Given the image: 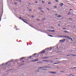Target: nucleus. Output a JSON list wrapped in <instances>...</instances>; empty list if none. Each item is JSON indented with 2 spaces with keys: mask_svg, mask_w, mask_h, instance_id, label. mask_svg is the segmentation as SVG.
I'll list each match as a JSON object with an SVG mask.
<instances>
[{
  "mask_svg": "<svg viewBox=\"0 0 76 76\" xmlns=\"http://www.w3.org/2000/svg\"><path fill=\"white\" fill-rule=\"evenodd\" d=\"M62 38H67L68 39H70L72 41H73L72 39L69 37V36H61Z\"/></svg>",
  "mask_w": 76,
  "mask_h": 76,
  "instance_id": "nucleus-1",
  "label": "nucleus"
},
{
  "mask_svg": "<svg viewBox=\"0 0 76 76\" xmlns=\"http://www.w3.org/2000/svg\"><path fill=\"white\" fill-rule=\"evenodd\" d=\"M45 67L46 68H51V67L44 66L39 67V69H44V68H45Z\"/></svg>",
  "mask_w": 76,
  "mask_h": 76,
  "instance_id": "nucleus-2",
  "label": "nucleus"
},
{
  "mask_svg": "<svg viewBox=\"0 0 76 76\" xmlns=\"http://www.w3.org/2000/svg\"><path fill=\"white\" fill-rule=\"evenodd\" d=\"M37 55V53H35L34 54V55H33L32 56H30L29 57V58H32V57H35V55Z\"/></svg>",
  "mask_w": 76,
  "mask_h": 76,
  "instance_id": "nucleus-3",
  "label": "nucleus"
},
{
  "mask_svg": "<svg viewBox=\"0 0 76 76\" xmlns=\"http://www.w3.org/2000/svg\"><path fill=\"white\" fill-rule=\"evenodd\" d=\"M61 41L62 42H64V41H65V39H63L61 40H60L59 41V42H61Z\"/></svg>",
  "mask_w": 76,
  "mask_h": 76,
  "instance_id": "nucleus-4",
  "label": "nucleus"
},
{
  "mask_svg": "<svg viewBox=\"0 0 76 76\" xmlns=\"http://www.w3.org/2000/svg\"><path fill=\"white\" fill-rule=\"evenodd\" d=\"M38 61V59H34V60H33L32 61L33 62H34V61Z\"/></svg>",
  "mask_w": 76,
  "mask_h": 76,
  "instance_id": "nucleus-5",
  "label": "nucleus"
},
{
  "mask_svg": "<svg viewBox=\"0 0 76 76\" xmlns=\"http://www.w3.org/2000/svg\"><path fill=\"white\" fill-rule=\"evenodd\" d=\"M45 53V50H43L41 52V53L43 54Z\"/></svg>",
  "mask_w": 76,
  "mask_h": 76,
  "instance_id": "nucleus-6",
  "label": "nucleus"
},
{
  "mask_svg": "<svg viewBox=\"0 0 76 76\" xmlns=\"http://www.w3.org/2000/svg\"><path fill=\"white\" fill-rule=\"evenodd\" d=\"M6 65H8V66L9 65V64H10V62L8 61L7 62L6 64Z\"/></svg>",
  "mask_w": 76,
  "mask_h": 76,
  "instance_id": "nucleus-7",
  "label": "nucleus"
},
{
  "mask_svg": "<svg viewBox=\"0 0 76 76\" xmlns=\"http://www.w3.org/2000/svg\"><path fill=\"white\" fill-rule=\"evenodd\" d=\"M23 59H24V57H22V58H21L20 60L21 61H23V62H24V61L23 60Z\"/></svg>",
  "mask_w": 76,
  "mask_h": 76,
  "instance_id": "nucleus-8",
  "label": "nucleus"
},
{
  "mask_svg": "<svg viewBox=\"0 0 76 76\" xmlns=\"http://www.w3.org/2000/svg\"><path fill=\"white\" fill-rule=\"evenodd\" d=\"M63 3H61L59 4L60 6H63Z\"/></svg>",
  "mask_w": 76,
  "mask_h": 76,
  "instance_id": "nucleus-9",
  "label": "nucleus"
},
{
  "mask_svg": "<svg viewBox=\"0 0 76 76\" xmlns=\"http://www.w3.org/2000/svg\"><path fill=\"white\" fill-rule=\"evenodd\" d=\"M48 58H49V57H44L43 58H44V59Z\"/></svg>",
  "mask_w": 76,
  "mask_h": 76,
  "instance_id": "nucleus-10",
  "label": "nucleus"
},
{
  "mask_svg": "<svg viewBox=\"0 0 76 76\" xmlns=\"http://www.w3.org/2000/svg\"><path fill=\"white\" fill-rule=\"evenodd\" d=\"M43 61H46V62H49V61L45 60H43Z\"/></svg>",
  "mask_w": 76,
  "mask_h": 76,
  "instance_id": "nucleus-11",
  "label": "nucleus"
},
{
  "mask_svg": "<svg viewBox=\"0 0 76 76\" xmlns=\"http://www.w3.org/2000/svg\"><path fill=\"white\" fill-rule=\"evenodd\" d=\"M75 68H76V67H74L73 68H70L69 69H75Z\"/></svg>",
  "mask_w": 76,
  "mask_h": 76,
  "instance_id": "nucleus-12",
  "label": "nucleus"
},
{
  "mask_svg": "<svg viewBox=\"0 0 76 76\" xmlns=\"http://www.w3.org/2000/svg\"><path fill=\"white\" fill-rule=\"evenodd\" d=\"M50 73H53V74L56 73L55 72H50Z\"/></svg>",
  "mask_w": 76,
  "mask_h": 76,
  "instance_id": "nucleus-13",
  "label": "nucleus"
},
{
  "mask_svg": "<svg viewBox=\"0 0 76 76\" xmlns=\"http://www.w3.org/2000/svg\"><path fill=\"white\" fill-rule=\"evenodd\" d=\"M42 3H43V4L45 3V2H44L43 1H42Z\"/></svg>",
  "mask_w": 76,
  "mask_h": 76,
  "instance_id": "nucleus-14",
  "label": "nucleus"
},
{
  "mask_svg": "<svg viewBox=\"0 0 76 76\" xmlns=\"http://www.w3.org/2000/svg\"><path fill=\"white\" fill-rule=\"evenodd\" d=\"M57 17H58V18H61V15H59L57 16Z\"/></svg>",
  "mask_w": 76,
  "mask_h": 76,
  "instance_id": "nucleus-15",
  "label": "nucleus"
},
{
  "mask_svg": "<svg viewBox=\"0 0 76 76\" xmlns=\"http://www.w3.org/2000/svg\"><path fill=\"white\" fill-rule=\"evenodd\" d=\"M64 32H68V33H69V31H64Z\"/></svg>",
  "mask_w": 76,
  "mask_h": 76,
  "instance_id": "nucleus-16",
  "label": "nucleus"
},
{
  "mask_svg": "<svg viewBox=\"0 0 76 76\" xmlns=\"http://www.w3.org/2000/svg\"><path fill=\"white\" fill-rule=\"evenodd\" d=\"M38 9H39V10H41V9H42V8L39 7V8Z\"/></svg>",
  "mask_w": 76,
  "mask_h": 76,
  "instance_id": "nucleus-17",
  "label": "nucleus"
},
{
  "mask_svg": "<svg viewBox=\"0 0 76 76\" xmlns=\"http://www.w3.org/2000/svg\"><path fill=\"white\" fill-rule=\"evenodd\" d=\"M48 35V36H49L50 37H53V36H52V35Z\"/></svg>",
  "mask_w": 76,
  "mask_h": 76,
  "instance_id": "nucleus-18",
  "label": "nucleus"
},
{
  "mask_svg": "<svg viewBox=\"0 0 76 76\" xmlns=\"http://www.w3.org/2000/svg\"><path fill=\"white\" fill-rule=\"evenodd\" d=\"M53 64H58L56 63H53Z\"/></svg>",
  "mask_w": 76,
  "mask_h": 76,
  "instance_id": "nucleus-19",
  "label": "nucleus"
},
{
  "mask_svg": "<svg viewBox=\"0 0 76 76\" xmlns=\"http://www.w3.org/2000/svg\"><path fill=\"white\" fill-rule=\"evenodd\" d=\"M49 49H50V50H52V48L50 47L49 48Z\"/></svg>",
  "mask_w": 76,
  "mask_h": 76,
  "instance_id": "nucleus-20",
  "label": "nucleus"
},
{
  "mask_svg": "<svg viewBox=\"0 0 76 76\" xmlns=\"http://www.w3.org/2000/svg\"><path fill=\"white\" fill-rule=\"evenodd\" d=\"M51 4V3L50 2H48V4Z\"/></svg>",
  "mask_w": 76,
  "mask_h": 76,
  "instance_id": "nucleus-21",
  "label": "nucleus"
},
{
  "mask_svg": "<svg viewBox=\"0 0 76 76\" xmlns=\"http://www.w3.org/2000/svg\"><path fill=\"white\" fill-rule=\"evenodd\" d=\"M57 63H61V62H57Z\"/></svg>",
  "mask_w": 76,
  "mask_h": 76,
  "instance_id": "nucleus-22",
  "label": "nucleus"
},
{
  "mask_svg": "<svg viewBox=\"0 0 76 76\" xmlns=\"http://www.w3.org/2000/svg\"><path fill=\"white\" fill-rule=\"evenodd\" d=\"M42 70H47V69H43Z\"/></svg>",
  "mask_w": 76,
  "mask_h": 76,
  "instance_id": "nucleus-23",
  "label": "nucleus"
},
{
  "mask_svg": "<svg viewBox=\"0 0 76 76\" xmlns=\"http://www.w3.org/2000/svg\"><path fill=\"white\" fill-rule=\"evenodd\" d=\"M70 12H69V13H68V15H70Z\"/></svg>",
  "mask_w": 76,
  "mask_h": 76,
  "instance_id": "nucleus-24",
  "label": "nucleus"
},
{
  "mask_svg": "<svg viewBox=\"0 0 76 76\" xmlns=\"http://www.w3.org/2000/svg\"><path fill=\"white\" fill-rule=\"evenodd\" d=\"M55 31L54 30H52V32H54Z\"/></svg>",
  "mask_w": 76,
  "mask_h": 76,
  "instance_id": "nucleus-25",
  "label": "nucleus"
},
{
  "mask_svg": "<svg viewBox=\"0 0 76 76\" xmlns=\"http://www.w3.org/2000/svg\"><path fill=\"white\" fill-rule=\"evenodd\" d=\"M72 55L73 56H76V55Z\"/></svg>",
  "mask_w": 76,
  "mask_h": 76,
  "instance_id": "nucleus-26",
  "label": "nucleus"
},
{
  "mask_svg": "<svg viewBox=\"0 0 76 76\" xmlns=\"http://www.w3.org/2000/svg\"><path fill=\"white\" fill-rule=\"evenodd\" d=\"M54 7H55V8H57V7L55 6Z\"/></svg>",
  "mask_w": 76,
  "mask_h": 76,
  "instance_id": "nucleus-27",
  "label": "nucleus"
},
{
  "mask_svg": "<svg viewBox=\"0 0 76 76\" xmlns=\"http://www.w3.org/2000/svg\"><path fill=\"white\" fill-rule=\"evenodd\" d=\"M23 22H25H25H26V21H24V20H23Z\"/></svg>",
  "mask_w": 76,
  "mask_h": 76,
  "instance_id": "nucleus-28",
  "label": "nucleus"
},
{
  "mask_svg": "<svg viewBox=\"0 0 76 76\" xmlns=\"http://www.w3.org/2000/svg\"><path fill=\"white\" fill-rule=\"evenodd\" d=\"M19 2H22V1L21 0L19 1Z\"/></svg>",
  "mask_w": 76,
  "mask_h": 76,
  "instance_id": "nucleus-29",
  "label": "nucleus"
},
{
  "mask_svg": "<svg viewBox=\"0 0 76 76\" xmlns=\"http://www.w3.org/2000/svg\"><path fill=\"white\" fill-rule=\"evenodd\" d=\"M55 1H57V2H58V1L56 0H55Z\"/></svg>",
  "mask_w": 76,
  "mask_h": 76,
  "instance_id": "nucleus-30",
  "label": "nucleus"
},
{
  "mask_svg": "<svg viewBox=\"0 0 76 76\" xmlns=\"http://www.w3.org/2000/svg\"><path fill=\"white\" fill-rule=\"evenodd\" d=\"M14 3H15V4H17V3H16V2H15Z\"/></svg>",
  "mask_w": 76,
  "mask_h": 76,
  "instance_id": "nucleus-31",
  "label": "nucleus"
},
{
  "mask_svg": "<svg viewBox=\"0 0 76 76\" xmlns=\"http://www.w3.org/2000/svg\"><path fill=\"white\" fill-rule=\"evenodd\" d=\"M35 3H38V2L36 1V2H35Z\"/></svg>",
  "mask_w": 76,
  "mask_h": 76,
  "instance_id": "nucleus-32",
  "label": "nucleus"
},
{
  "mask_svg": "<svg viewBox=\"0 0 76 76\" xmlns=\"http://www.w3.org/2000/svg\"><path fill=\"white\" fill-rule=\"evenodd\" d=\"M55 16H57V14H56L55 15Z\"/></svg>",
  "mask_w": 76,
  "mask_h": 76,
  "instance_id": "nucleus-33",
  "label": "nucleus"
},
{
  "mask_svg": "<svg viewBox=\"0 0 76 76\" xmlns=\"http://www.w3.org/2000/svg\"><path fill=\"white\" fill-rule=\"evenodd\" d=\"M39 70H37L36 72H39Z\"/></svg>",
  "mask_w": 76,
  "mask_h": 76,
  "instance_id": "nucleus-34",
  "label": "nucleus"
},
{
  "mask_svg": "<svg viewBox=\"0 0 76 76\" xmlns=\"http://www.w3.org/2000/svg\"><path fill=\"white\" fill-rule=\"evenodd\" d=\"M62 29H66V28H62Z\"/></svg>",
  "mask_w": 76,
  "mask_h": 76,
  "instance_id": "nucleus-35",
  "label": "nucleus"
},
{
  "mask_svg": "<svg viewBox=\"0 0 76 76\" xmlns=\"http://www.w3.org/2000/svg\"><path fill=\"white\" fill-rule=\"evenodd\" d=\"M71 76H75V75H71Z\"/></svg>",
  "mask_w": 76,
  "mask_h": 76,
  "instance_id": "nucleus-36",
  "label": "nucleus"
},
{
  "mask_svg": "<svg viewBox=\"0 0 76 76\" xmlns=\"http://www.w3.org/2000/svg\"><path fill=\"white\" fill-rule=\"evenodd\" d=\"M48 31H51V30H48Z\"/></svg>",
  "mask_w": 76,
  "mask_h": 76,
  "instance_id": "nucleus-37",
  "label": "nucleus"
},
{
  "mask_svg": "<svg viewBox=\"0 0 76 76\" xmlns=\"http://www.w3.org/2000/svg\"><path fill=\"white\" fill-rule=\"evenodd\" d=\"M41 12H44V11H42V10H41Z\"/></svg>",
  "mask_w": 76,
  "mask_h": 76,
  "instance_id": "nucleus-38",
  "label": "nucleus"
},
{
  "mask_svg": "<svg viewBox=\"0 0 76 76\" xmlns=\"http://www.w3.org/2000/svg\"><path fill=\"white\" fill-rule=\"evenodd\" d=\"M69 19H70L71 20H72V18H69Z\"/></svg>",
  "mask_w": 76,
  "mask_h": 76,
  "instance_id": "nucleus-39",
  "label": "nucleus"
},
{
  "mask_svg": "<svg viewBox=\"0 0 76 76\" xmlns=\"http://www.w3.org/2000/svg\"><path fill=\"white\" fill-rule=\"evenodd\" d=\"M25 23H26L27 24H28V23H27L26 22H25Z\"/></svg>",
  "mask_w": 76,
  "mask_h": 76,
  "instance_id": "nucleus-40",
  "label": "nucleus"
},
{
  "mask_svg": "<svg viewBox=\"0 0 76 76\" xmlns=\"http://www.w3.org/2000/svg\"><path fill=\"white\" fill-rule=\"evenodd\" d=\"M37 20H39V19H37Z\"/></svg>",
  "mask_w": 76,
  "mask_h": 76,
  "instance_id": "nucleus-41",
  "label": "nucleus"
},
{
  "mask_svg": "<svg viewBox=\"0 0 76 76\" xmlns=\"http://www.w3.org/2000/svg\"><path fill=\"white\" fill-rule=\"evenodd\" d=\"M70 10L71 11V10H72V9H70Z\"/></svg>",
  "mask_w": 76,
  "mask_h": 76,
  "instance_id": "nucleus-42",
  "label": "nucleus"
},
{
  "mask_svg": "<svg viewBox=\"0 0 76 76\" xmlns=\"http://www.w3.org/2000/svg\"><path fill=\"white\" fill-rule=\"evenodd\" d=\"M31 17H32V18H33L34 16H31Z\"/></svg>",
  "mask_w": 76,
  "mask_h": 76,
  "instance_id": "nucleus-43",
  "label": "nucleus"
},
{
  "mask_svg": "<svg viewBox=\"0 0 76 76\" xmlns=\"http://www.w3.org/2000/svg\"><path fill=\"white\" fill-rule=\"evenodd\" d=\"M31 10L30 9V10H29L30 12L31 11Z\"/></svg>",
  "mask_w": 76,
  "mask_h": 76,
  "instance_id": "nucleus-44",
  "label": "nucleus"
},
{
  "mask_svg": "<svg viewBox=\"0 0 76 76\" xmlns=\"http://www.w3.org/2000/svg\"><path fill=\"white\" fill-rule=\"evenodd\" d=\"M56 60H58V58H56Z\"/></svg>",
  "mask_w": 76,
  "mask_h": 76,
  "instance_id": "nucleus-45",
  "label": "nucleus"
},
{
  "mask_svg": "<svg viewBox=\"0 0 76 76\" xmlns=\"http://www.w3.org/2000/svg\"><path fill=\"white\" fill-rule=\"evenodd\" d=\"M20 19H21V17L20 18Z\"/></svg>",
  "mask_w": 76,
  "mask_h": 76,
  "instance_id": "nucleus-46",
  "label": "nucleus"
},
{
  "mask_svg": "<svg viewBox=\"0 0 76 76\" xmlns=\"http://www.w3.org/2000/svg\"><path fill=\"white\" fill-rule=\"evenodd\" d=\"M11 61H13V60H11Z\"/></svg>",
  "mask_w": 76,
  "mask_h": 76,
  "instance_id": "nucleus-47",
  "label": "nucleus"
},
{
  "mask_svg": "<svg viewBox=\"0 0 76 76\" xmlns=\"http://www.w3.org/2000/svg\"><path fill=\"white\" fill-rule=\"evenodd\" d=\"M61 72H64L63 71H61Z\"/></svg>",
  "mask_w": 76,
  "mask_h": 76,
  "instance_id": "nucleus-48",
  "label": "nucleus"
},
{
  "mask_svg": "<svg viewBox=\"0 0 76 76\" xmlns=\"http://www.w3.org/2000/svg\"><path fill=\"white\" fill-rule=\"evenodd\" d=\"M48 9V10H49V9Z\"/></svg>",
  "mask_w": 76,
  "mask_h": 76,
  "instance_id": "nucleus-49",
  "label": "nucleus"
},
{
  "mask_svg": "<svg viewBox=\"0 0 76 76\" xmlns=\"http://www.w3.org/2000/svg\"><path fill=\"white\" fill-rule=\"evenodd\" d=\"M29 4H31L30 3H29Z\"/></svg>",
  "mask_w": 76,
  "mask_h": 76,
  "instance_id": "nucleus-50",
  "label": "nucleus"
},
{
  "mask_svg": "<svg viewBox=\"0 0 76 76\" xmlns=\"http://www.w3.org/2000/svg\"><path fill=\"white\" fill-rule=\"evenodd\" d=\"M1 20V19H0V22Z\"/></svg>",
  "mask_w": 76,
  "mask_h": 76,
  "instance_id": "nucleus-51",
  "label": "nucleus"
},
{
  "mask_svg": "<svg viewBox=\"0 0 76 76\" xmlns=\"http://www.w3.org/2000/svg\"><path fill=\"white\" fill-rule=\"evenodd\" d=\"M17 1H18L19 0H16Z\"/></svg>",
  "mask_w": 76,
  "mask_h": 76,
  "instance_id": "nucleus-52",
  "label": "nucleus"
},
{
  "mask_svg": "<svg viewBox=\"0 0 76 76\" xmlns=\"http://www.w3.org/2000/svg\"><path fill=\"white\" fill-rule=\"evenodd\" d=\"M58 26H59L60 24H58Z\"/></svg>",
  "mask_w": 76,
  "mask_h": 76,
  "instance_id": "nucleus-53",
  "label": "nucleus"
},
{
  "mask_svg": "<svg viewBox=\"0 0 76 76\" xmlns=\"http://www.w3.org/2000/svg\"><path fill=\"white\" fill-rule=\"evenodd\" d=\"M59 22H61V21H59Z\"/></svg>",
  "mask_w": 76,
  "mask_h": 76,
  "instance_id": "nucleus-54",
  "label": "nucleus"
},
{
  "mask_svg": "<svg viewBox=\"0 0 76 76\" xmlns=\"http://www.w3.org/2000/svg\"><path fill=\"white\" fill-rule=\"evenodd\" d=\"M67 56H69V55H67Z\"/></svg>",
  "mask_w": 76,
  "mask_h": 76,
  "instance_id": "nucleus-55",
  "label": "nucleus"
},
{
  "mask_svg": "<svg viewBox=\"0 0 76 76\" xmlns=\"http://www.w3.org/2000/svg\"><path fill=\"white\" fill-rule=\"evenodd\" d=\"M39 1H41V0H39Z\"/></svg>",
  "mask_w": 76,
  "mask_h": 76,
  "instance_id": "nucleus-56",
  "label": "nucleus"
},
{
  "mask_svg": "<svg viewBox=\"0 0 76 76\" xmlns=\"http://www.w3.org/2000/svg\"><path fill=\"white\" fill-rule=\"evenodd\" d=\"M49 49V48H48V50Z\"/></svg>",
  "mask_w": 76,
  "mask_h": 76,
  "instance_id": "nucleus-57",
  "label": "nucleus"
},
{
  "mask_svg": "<svg viewBox=\"0 0 76 76\" xmlns=\"http://www.w3.org/2000/svg\"><path fill=\"white\" fill-rule=\"evenodd\" d=\"M74 27H75V26H74Z\"/></svg>",
  "mask_w": 76,
  "mask_h": 76,
  "instance_id": "nucleus-58",
  "label": "nucleus"
},
{
  "mask_svg": "<svg viewBox=\"0 0 76 76\" xmlns=\"http://www.w3.org/2000/svg\"><path fill=\"white\" fill-rule=\"evenodd\" d=\"M13 0V1H14V0Z\"/></svg>",
  "mask_w": 76,
  "mask_h": 76,
  "instance_id": "nucleus-59",
  "label": "nucleus"
},
{
  "mask_svg": "<svg viewBox=\"0 0 76 76\" xmlns=\"http://www.w3.org/2000/svg\"><path fill=\"white\" fill-rule=\"evenodd\" d=\"M33 58H32V59H33Z\"/></svg>",
  "mask_w": 76,
  "mask_h": 76,
  "instance_id": "nucleus-60",
  "label": "nucleus"
}]
</instances>
